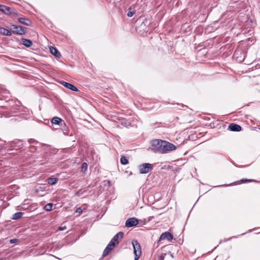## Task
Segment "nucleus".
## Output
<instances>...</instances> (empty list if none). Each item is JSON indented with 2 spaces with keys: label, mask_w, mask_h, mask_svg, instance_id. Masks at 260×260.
<instances>
[{
  "label": "nucleus",
  "mask_w": 260,
  "mask_h": 260,
  "mask_svg": "<svg viewBox=\"0 0 260 260\" xmlns=\"http://www.w3.org/2000/svg\"><path fill=\"white\" fill-rule=\"evenodd\" d=\"M240 181L242 183L247 182H251L252 180L251 179H242L240 180Z\"/></svg>",
  "instance_id": "obj_26"
},
{
  "label": "nucleus",
  "mask_w": 260,
  "mask_h": 260,
  "mask_svg": "<svg viewBox=\"0 0 260 260\" xmlns=\"http://www.w3.org/2000/svg\"><path fill=\"white\" fill-rule=\"evenodd\" d=\"M164 258V257H161V260H162Z\"/></svg>",
  "instance_id": "obj_34"
},
{
  "label": "nucleus",
  "mask_w": 260,
  "mask_h": 260,
  "mask_svg": "<svg viewBox=\"0 0 260 260\" xmlns=\"http://www.w3.org/2000/svg\"><path fill=\"white\" fill-rule=\"evenodd\" d=\"M151 149L155 153H167L175 150L177 147L173 144L168 141L160 140H152L151 142Z\"/></svg>",
  "instance_id": "obj_1"
},
{
  "label": "nucleus",
  "mask_w": 260,
  "mask_h": 260,
  "mask_svg": "<svg viewBox=\"0 0 260 260\" xmlns=\"http://www.w3.org/2000/svg\"><path fill=\"white\" fill-rule=\"evenodd\" d=\"M259 9H260V4H259Z\"/></svg>",
  "instance_id": "obj_35"
},
{
  "label": "nucleus",
  "mask_w": 260,
  "mask_h": 260,
  "mask_svg": "<svg viewBox=\"0 0 260 260\" xmlns=\"http://www.w3.org/2000/svg\"><path fill=\"white\" fill-rule=\"evenodd\" d=\"M132 244L134 248V253L135 254V260H138L142 253L141 246L136 240L133 241Z\"/></svg>",
  "instance_id": "obj_2"
},
{
  "label": "nucleus",
  "mask_w": 260,
  "mask_h": 260,
  "mask_svg": "<svg viewBox=\"0 0 260 260\" xmlns=\"http://www.w3.org/2000/svg\"><path fill=\"white\" fill-rule=\"evenodd\" d=\"M61 84L67 88H68L73 91H78V89L71 83L65 81H62Z\"/></svg>",
  "instance_id": "obj_7"
},
{
  "label": "nucleus",
  "mask_w": 260,
  "mask_h": 260,
  "mask_svg": "<svg viewBox=\"0 0 260 260\" xmlns=\"http://www.w3.org/2000/svg\"><path fill=\"white\" fill-rule=\"evenodd\" d=\"M110 242H113V243L115 245L119 243V241L114 237H113Z\"/></svg>",
  "instance_id": "obj_25"
},
{
  "label": "nucleus",
  "mask_w": 260,
  "mask_h": 260,
  "mask_svg": "<svg viewBox=\"0 0 260 260\" xmlns=\"http://www.w3.org/2000/svg\"><path fill=\"white\" fill-rule=\"evenodd\" d=\"M11 29L12 30L14 33L20 35H25L26 31L24 28L21 26H17L16 25H12Z\"/></svg>",
  "instance_id": "obj_4"
},
{
  "label": "nucleus",
  "mask_w": 260,
  "mask_h": 260,
  "mask_svg": "<svg viewBox=\"0 0 260 260\" xmlns=\"http://www.w3.org/2000/svg\"><path fill=\"white\" fill-rule=\"evenodd\" d=\"M123 236V233L122 232H119L117 234H116L113 237L118 240V238H120L122 239Z\"/></svg>",
  "instance_id": "obj_21"
},
{
  "label": "nucleus",
  "mask_w": 260,
  "mask_h": 260,
  "mask_svg": "<svg viewBox=\"0 0 260 260\" xmlns=\"http://www.w3.org/2000/svg\"><path fill=\"white\" fill-rule=\"evenodd\" d=\"M17 241H18V239H13L10 240V242L11 244H13V243H16Z\"/></svg>",
  "instance_id": "obj_30"
},
{
  "label": "nucleus",
  "mask_w": 260,
  "mask_h": 260,
  "mask_svg": "<svg viewBox=\"0 0 260 260\" xmlns=\"http://www.w3.org/2000/svg\"><path fill=\"white\" fill-rule=\"evenodd\" d=\"M11 147L20 148L23 145V143L20 140H15L11 143Z\"/></svg>",
  "instance_id": "obj_12"
},
{
  "label": "nucleus",
  "mask_w": 260,
  "mask_h": 260,
  "mask_svg": "<svg viewBox=\"0 0 260 260\" xmlns=\"http://www.w3.org/2000/svg\"><path fill=\"white\" fill-rule=\"evenodd\" d=\"M49 49H50V51L52 55H54L55 57H60L61 56L60 53L57 50V49H56L55 48H54L53 47H50L49 48Z\"/></svg>",
  "instance_id": "obj_10"
},
{
  "label": "nucleus",
  "mask_w": 260,
  "mask_h": 260,
  "mask_svg": "<svg viewBox=\"0 0 260 260\" xmlns=\"http://www.w3.org/2000/svg\"><path fill=\"white\" fill-rule=\"evenodd\" d=\"M23 214V213H22L21 212H16L13 214L12 219L13 220H17V219L20 218L22 217Z\"/></svg>",
  "instance_id": "obj_16"
},
{
  "label": "nucleus",
  "mask_w": 260,
  "mask_h": 260,
  "mask_svg": "<svg viewBox=\"0 0 260 260\" xmlns=\"http://www.w3.org/2000/svg\"><path fill=\"white\" fill-rule=\"evenodd\" d=\"M229 129L233 132H239L241 130V127L238 124L232 123L229 125Z\"/></svg>",
  "instance_id": "obj_9"
},
{
  "label": "nucleus",
  "mask_w": 260,
  "mask_h": 260,
  "mask_svg": "<svg viewBox=\"0 0 260 260\" xmlns=\"http://www.w3.org/2000/svg\"><path fill=\"white\" fill-rule=\"evenodd\" d=\"M153 218V216H149V217H148V221H150V220H151Z\"/></svg>",
  "instance_id": "obj_32"
},
{
  "label": "nucleus",
  "mask_w": 260,
  "mask_h": 260,
  "mask_svg": "<svg viewBox=\"0 0 260 260\" xmlns=\"http://www.w3.org/2000/svg\"><path fill=\"white\" fill-rule=\"evenodd\" d=\"M120 162L122 165H127L128 163V161L124 156H122L120 158Z\"/></svg>",
  "instance_id": "obj_18"
},
{
  "label": "nucleus",
  "mask_w": 260,
  "mask_h": 260,
  "mask_svg": "<svg viewBox=\"0 0 260 260\" xmlns=\"http://www.w3.org/2000/svg\"><path fill=\"white\" fill-rule=\"evenodd\" d=\"M0 11L7 15L10 14L11 13L10 8L4 5H0Z\"/></svg>",
  "instance_id": "obj_11"
},
{
  "label": "nucleus",
  "mask_w": 260,
  "mask_h": 260,
  "mask_svg": "<svg viewBox=\"0 0 260 260\" xmlns=\"http://www.w3.org/2000/svg\"><path fill=\"white\" fill-rule=\"evenodd\" d=\"M82 193H83V192H81V190H79L76 192L75 194L77 196H80L82 194Z\"/></svg>",
  "instance_id": "obj_29"
},
{
  "label": "nucleus",
  "mask_w": 260,
  "mask_h": 260,
  "mask_svg": "<svg viewBox=\"0 0 260 260\" xmlns=\"http://www.w3.org/2000/svg\"><path fill=\"white\" fill-rule=\"evenodd\" d=\"M53 206V204L52 203H48L44 207V209L47 211H51Z\"/></svg>",
  "instance_id": "obj_20"
},
{
  "label": "nucleus",
  "mask_w": 260,
  "mask_h": 260,
  "mask_svg": "<svg viewBox=\"0 0 260 260\" xmlns=\"http://www.w3.org/2000/svg\"><path fill=\"white\" fill-rule=\"evenodd\" d=\"M134 14V12H130L129 11L127 14V15L128 17H132L133 16V15Z\"/></svg>",
  "instance_id": "obj_28"
},
{
  "label": "nucleus",
  "mask_w": 260,
  "mask_h": 260,
  "mask_svg": "<svg viewBox=\"0 0 260 260\" xmlns=\"http://www.w3.org/2000/svg\"><path fill=\"white\" fill-rule=\"evenodd\" d=\"M107 246L109 247V248L112 250L113 249L115 245L113 243V242H110Z\"/></svg>",
  "instance_id": "obj_23"
},
{
  "label": "nucleus",
  "mask_w": 260,
  "mask_h": 260,
  "mask_svg": "<svg viewBox=\"0 0 260 260\" xmlns=\"http://www.w3.org/2000/svg\"><path fill=\"white\" fill-rule=\"evenodd\" d=\"M140 174H147L153 169V166L149 163H144L139 166Z\"/></svg>",
  "instance_id": "obj_3"
},
{
  "label": "nucleus",
  "mask_w": 260,
  "mask_h": 260,
  "mask_svg": "<svg viewBox=\"0 0 260 260\" xmlns=\"http://www.w3.org/2000/svg\"><path fill=\"white\" fill-rule=\"evenodd\" d=\"M67 229L66 226H59L58 228V230L59 231H63L64 230H66Z\"/></svg>",
  "instance_id": "obj_31"
},
{
  "label": "nucleus",
  "mask_w": 260,
  "mask_h": 260,
  "mask_svg": "<svg viewBox=\"0 0 260 260\" xmlns=\"http://www.w3.org/2000/svg\"><path fill=\"white\" fill-rule=\"evenodd\" d=\"M231 239H232V238H230L229 239H227V240H225V241H229V240H231Z\"/></svg>",
  "instance_id": "obj_33"
},
{
  "label": "nucleus",
  "mask_w": 260,
  "mask_h": 260,
  "mask_svg": "<svg viewBox=\"0 0 260 260\" xmlns=\"http://www.w3.org/2000/svg\"><path fill=\"white\" fill-rule=\"evenodd\" d=\"M111 250L109 248V247L106 246V248L104 249L103 253V257H105L107 256L110 252Z\"/></svg>",
  "instance_id": "obj_19"
},
{
  "label": "nucleus",
  "mask_w": 260,
  "mask_h": 260,
  "mask_svg": "<svg viewBox=\"0 0 260 260\" xmlns=\"http://www.w3.org/2000/svg\"><path fill=\"white\" fill-rule=\"evenodd\" d=\"M18 20L20 23L26 26H31L32 24L31 20L27 18H19Z\"/></svg>",
  "instance_id": "obj_8"
},
{
  "label": "nucleus",
  "mask_w": 260,
  "mask_h": 260,
  "mask_svg": "<svg viewBox=\"0 0 260 260\" xmlns=\"http://www.w3.org/2000/svg\"><path fill=\"white\" fill-rule=\"evenodd\" d=\"M139 223L138 219L134 217L128 218L125 222V226L131 228L137 225Z\"/></svg>",
  "instance_id": "obj_5"
},
{
  "label": "nucleus",
  "mask_w": 260,
  "mask_h": 260,
  "mask_svg": "<svg viewBox=\"0 0 260 260\" xmlns=\"http://www.w3.org/2000/svg\"><path fill=\"white\" fill-rule=\"evenodd\" d=\"M110 242H113V243L115 245L119 243V241L114 237H113Z\"/></svg>",
  "instance_id": "obj_24"
},
{
  "label": "nucleus",
  "mask_w": 260,
  "mask_h": 260,
  "mask_svg": "<svg viewBox=\"0 0 260 260\" xmlns=\"http://www.w3.org/2000/svg\"><path fill=\"white\" fill-rule=\"evenodd\" d=\"M1 33L7 36H10L12 35L11 31L5 28H1Z\"/></svg>",
  "instance_id": "obj_17"
},
{
  "label": "nucleus",
  "mask_w": 260,
  "mask_h": 260,
  "mask_svg": "<svg viewBox=\"0 0 260 260\" xmlns=\"http://www.w3.org/2000/svg\"><path fill=\"white\" fill-rule=\"evenodd\" d=\"M62 120L58 117H54L51 120V122L53 124L59 125L62 122Z\"/></svg>",
  "instance_id": "obj_15"
},
{
  "label": "nucleus",
  "mask_w": 260,
  "mask_h": 260,
  "mask_svg": "<svg viewBox=\"0 0 260 260\" xmlns=\"http://www.w3.org/2000/svg\"><path fill=\"white\" fill-rule=\"evenodd\" d=\"M87 167H88V165H87V163L83 162L82 164V171H83V172H85L87 170Z\"/></svg>",
  "instance_id": "obj_22"
},
{
  "label": "nucleus",
  "mask_w": 260,
  "mask_h": 260,
  "mask_svg": "<svg viewBox=\"0 0 260 260\" xmlns=\"http://www.w3.org/2000/svg\"><path fill=\"white\" fill-rule=\"evenodd\" d=\"M57 181L58 179L57 178L53 177H49L46 180L47 183L50 185L55 184L57 182Z\"/></svg>",
  "instance_id": "obj_14"
},
{
  "label": "nucleus",
  "mask_w": 260,
  "mask_h": 260,
  "mask_svg": "<svg viewBox=\"0 0 260 260\" xmlns=\"http://www.w3.org/2000/svg\"><path fill=\"white\" fill-rule=\"evenodd\" d=\"M22 44L27 47H29L32 46V43L30 40L26 39H22Z\"/></svg>",
  "instance_id": "obj_13"
},
{
  "label": "nucleus",
  "mask_w": 260,
  "mask_h": 260,
  "mask_svg": "<svg viewBox=\"0 0 260 260\" xmlns=\"http://www.w3.org/2000/svg\"><path fill=\"white\" fill-rule=\"evenodd\" d=\"M82 209L81 208H78L76 209V212L79 213V214H81L82 213Z\"/></svg>",
  "instance_id": "obj_27"
},
{
  "label": "nucleus",
  "mask_w": 260,
  "mask_h": 260,
  "mask_svg": "<svg viewBox=\"0 0 260 260\" xmlns=\"http://www.w3.org/2000/svg\"><path fill=\"white\" fill-rule=\"evenodd\" d=\"M167 239L169 241H171L173 239L172 235L169 232H166L161 234L158 241Z\"/></svg>",
  "instance_id": "obj_6"
}]
</instances>
